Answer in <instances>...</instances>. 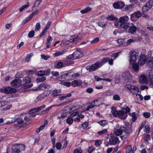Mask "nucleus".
<instances>
[{"label":"nucleus","instance_id":"1","mask_svg":"<svg viewBox=\"0 0 153 153\" xmlns=\"http://www.w3.org/2000/svg\"><path fill=\"white\" fill-rule=\"evenodd\" d=\"M129 18L127 16H125L120 17L119 19L116 18L114 24L117 27H121L127 29V26L129 23L128 22Z\"/></svg>","mask_w":153,"mask_h":153},{"label":"nucleus","instance_id":"2","mask_svg":"<svg viewBox=\"0 0 153 153\" xmlns=\"http://www.w3.org/2000/svg\"><path fill=\"white\" fill-rule=\"evenodd\" d=\"M132 131V129L130 128H126L123 126L121 127L120 128L118 129L114 133L116 136H119L122 134L123 132H124L126 134H128Z\"/></svg>","mask_w":153,"mask_h":153},{"label":"nucleus","instance_id":"3","mask_svg":"<svg viewBox=\"0 0 153 153\" xmlns=\"http://www.w3.org/2000/svg\"><path fill=\"white\" fill-rule=\"evenodd\" d=\"M81 52L75 51L72 54H70L66 57L67 59L75 60L79 59L83 56V53Z\"/></svg>","mask_w":153,"mask_h":153},{"label":"nucleus","instance_id":"4","mask_svg":"<svg viewBox=\"0 0 153 153\" xmlns=\"http://www.w3.org/2000/svg\"><path fill=\"white\" fill-rule=\"evenodd\" d=\"M81 39V38L79 37L78 35H74L70 37L69 40H63L62 42V43H63V45H66L69 44L70 42H76L77 41Z\"/></svg>","mask_w":153,"mask_h":153},{"label":"nucleus","instance_id":"5","mask_svg":"<svg viewBox=\"0 0 153 153\" xmlns=\"http://www.w3.org/2000/svg\"><path fill=\"white\" fill-rule=\"evenodd\" d=\"M100 67L99 62H97L94 64L86 67L85 69L90 72H91L97 70Z\"/></svg>","mask_w":153,"mask_h":153},{"label":"nucleus","instance_id":"6","mask_svg":"<svg viewBox=\"0 0 153 153\" xmlns=\"http://www.w3.org/2000/svg\"><path fill=\"white\" fill-rule=\"evenodd\" d=\"M118 138L113 134L110 135V138L109 140V144L111 145H115L119 143Z\"/></svg>","mask_w":153,"mask_h":153},{"label":"nucleus","instance_id":"7","mask_svg":"<svg viewBox=\"0 0 153 153\" xmlns=\"http://www.w3.org/2000/svg\"><path fill=\"white\" fill-rule=\"evenodd\" d=\"M16 89L11 87L3 88L2 89H0V92H4L7 94L15 93L16 92Z\"/></svg>","mask_w":153,"mask_h":153},{"label":"nucleus","instance_id":"8","mask_svg":"<svg viewBox=\"0 0 153 153\" xmlns=\"http://www.w3.org/2000/svg\"><path fill=\"white\" fill-rule=\"evenodd\" d=\"M131 54L130 56V59L129 61L130 63L131 64L136 62L138 54L136 52L134 51H131Z\"/></svg>","mask_w":153,"mask_h":153},{"label":"nucleus","instance_id":"9","mask_svg":"<svg viewBox=\"0 0 153 153\" xmlns=\"http://www.w3.org/2000/svg\"><path fill=\"white\" fill-rule=\"evenodd\" d=\"M113 7L116 9L123 8L125 4L123 1H119L114 2L113 4Z\"/></svg>","mask_w":153,"mask_h":153},{"label":"nucleus","instance_id":"10","mask_svg":"<svg viewBox=\"0 0 153 153\" xmlns=\"http://www.w3.org/2000/svg\"><path fill=\"white\" fill-rule=\"evenodd\" d=\"M127 88H128L130 91L133 94H137L139 90V88L137 87L131 85H128Z\"/></svg>","mask_w":153,"mask_h":153},{"label":"nucleus","instance_id":"11","mask_svg":"<svg viewBox=\"0 0 153 153\" xmlns=\"http://www.w3.org/2000/svg\"><path fill=\"white\" fill-rule=\"evenodd\" d=\"M128 28V32L131 34L134 33L136 31V27L132 23H129L128 24L127 29Z\"/></svg>","mask_w":153,"mask_h":153},{"label":"nucleus","instance_id":"12","mask_svg":"<svg viewBox=\"0 0 153 153\" xmlns=\"http://www.w3.org/2000/svg\"><path fill=\"white\" fill-rule=\"evenodd\" d=\"M146 56L145 54H141L139 58L138 63L140 65L145 64L146 62Z\"/></svg>","mask_w":153,"mask_h":153},{"label":"nucleus","instance_id":"13","mask_svg":"<svg viewBox=\"0 0 153 153\" xmlns=\"http://www.w3.org/2000/svg\"><path fill=\"white\" fill-rule=\"evenodd\" d=\"M50 87V86L48 85L45 83H42L40 84L38 88L34 90L35 91L39 90H44L46 89L49 88Z\"/></svg>","mask_w":153,"mask_h":153},{"label":"nucleus","instance_id":"14","mask_svg":"<svg viewBox=\"0 0 153 153\" xmlns=\"http://www.w3.org/2000/svg\"><path fill=\"white\" fill-rule=\"evenodd\" d=\"M127 115L125 114L123 110L118 111V117L120 119L124 120L126 119Z\"/></svg>","mask_w":153,"mask_h":153},{"label":"nucleus","instance_id":"15","mask_svg":"<svg viewBox=\"0 0 153 153\" xmlns=\"http://www.w3.org/2000/svg\"><path fill=\"white\" fill-rule=\"evenodd\" d=\"M21 83L20 79H15L12 82L11 85L12 86L17 87L19 86Z\"/></svg>","mask_w":153,"mask_h":153},{"label":"nucleus","instance_id":"16","mask_svg":"<svg viewBox=\"0 0 153 153\" xmlns=\"http://www.w3.org/2000/svg\"><path fill=\"white\" fill-rule=\"evenodd\" d=\"M39 13V11L38 10H36L35 12L32 13L28 17V18H27V19H25L24 21H23V22L24 23H25L29 21L30 20L32 17L35 15Z\"/></svg>","mask_w":153,"mask_h":153},{"label":"nucleus","instance_id":"17","mask_svg":"<svg viewBox=\"0 0 153 153\" xmlns=\"http://www.w3.org/2000/svg\"><path fill=\"white\" fill-rule=\"evenodd\" d=\"M139 82L141 83H147L148 80L147 78L145 76L142 75L140 77Z\"/></svg>","mask_w":153,"mask_h":153},{"label":"nucleus","instance_id":"18","mask_svg":"<svg viewBox=\"0 0 153 153\" xmlns=\"http://www.w3.org/2000/svg\"><path fill=\"white\" fill-rule=\"evenodd\" d=\"M71 83L73 87H75L77 86H79L81 85L82 82L80 81H78L76 80H74Z\"/></svg>","mask_w":153,"mask_h":153},{"label":"nucleus","instance_id":"19","mask_svg":"<svg viewBox=\"0 0 153 153\" xmlns=\"http://www.w3.org/2000/svg\"><path fill=\"white\" fill-rule=\"evenodd\" d=\"M122 76L123 79L125 80H126L127 82L129 80L130 76L129 73L128 72L124 73L123 74Z\"/></svg>","mask_w":153,"mask_h":153},{"label":"nucleus","instance_id":"20","mask_svg":"<svg viewBox=\"0 0 153 153\" xmlns=\"http://www.w3.org/2000/svg\"><path fill=\"white\" fill-rule=\"evenodd\" d=\"M149 79L150 80V84L153 86V68H152L149 73Z\"/></svg>","mask_w":153,"mask_h":153},{"label":"nucleus","instance_id":"21","mask_svg":"<svg viewBox=\"0 0 153 153\" xmlns=\"http://www.w3.org/2000/svg\"><path fill=\"white\" fill-rule=\"evenodd\" d=\"M64 62H61L60 61H59L57 62L56 64L54 66L55 68H61L63 67L64 66Z\"/></svg>","mask_w":153,"mask_h":153},{"label":"nucleus","instance_id":"22","mask_svg":"<svg viewBox=\"0 0 153 153\" xmlns=\"http://www.w3.org/2000/svg\"><path fill=\"white\" fill-rule=\"evenodd\" d=\"M109 60V57H106L102 59L100 62H99V63L100 67L103 65L105 63H106Z\"/></svg>","mask_w":153,"mask_h":153},{"label":"nucleus","instance_id":"23","mask_svg":"<svg viewBox=\"0 0 153 153\" xmlns=\"http://www.w3.org/2000/svg\"><path fill=\"white\" fill-rule=\"evenodd\" d=\"M112 111L111 112L114 117H118V111L116 110L114 107L113 106L111 108Z\"/></svg>","mask_w":153,"mask_h":153},{"label":"nucleus","instance_id":"24","mask_svg":"<svg viewBox=\"0 0 153 153\" xmlns=\"http://www.w3.org/2000/svg\"><path fill=\"white\" fill-rule=\"evenodd\" d=\"M146 64L150 68L153 67V58L149 59L146 61Z\"/></svg>","mask_w":153,"mask_h":153},{"label":"nucleus","instance_id":"25","mask_svg":"<svg viewBox=\"0 0 153 153\" xmlns=\"http://www.w3.org/2000/svg\"><path fill=\"white\" fill-rule=\"evenodd\" d=\"M64 66L63 67L66 65L69 66L74 64V62L72 60H65L63 61Z\"/></svg>","mask_w":153,"mask_h":153},{"label":"nucleus","instance_id":"26","mask_svg":"<svg viewBox=\"0 0 153 153\" xmlns=\"http://www.w3.org/2000/svg\"><path fill=\"white\" fill-rule=\"evenodd\" d=\"M72 95V94L71 93H69L68 94H66L65 95L59 97L58 98V99L59 100L62 101L63 100H64L66 99L67 97H71Z\"/></svg>","mask_w":153,"mask_h":153},{"label":"nucleus","instance_id":"27","mask_svg":"<svg viewBox=\"0 0 153 153\" xmlns=\"http://www.w3.org/2000/svg\"><path fill=\"white\" fill-rule=\"evenodd\" d=\"M131 67L135 71H137L139 70V65L137 63H132Z\"/></svg>","mask_w":153,"mask_h":153},{"label":"nucleus","instance_id":"28","mask_svg":"<svg viewBox=\"0 0 153 153\" xmlns=\"http://www.w3.org/2000/svg\"><path fill=\"white\" fill-rule=\"evenodd\" d=\"M61 92V89H55L52 92V94L54 96H57L60 95V94H58L60 93Z\"/></svg>","mask_w":153,"mask_h":153},{"label":"nucleus","instance_id":"29","mask_svg":"<svg viewBox=\"0 0 153 153\" xmlns=\"http://www.w3.org/2000/svg\"><path fill=\"white\" fill-rule=\"evenodd\" d=\"M95 106L94 101H93L89 103V105L88 106L86 110L87 111H88L89 109L92 108Z\"/></svg>","mask_w":153,"mask_h":153},{"label":"nucleus","instance_id":"30","mask_svg":"<svg viewBox=\"0 0 153 153\" xmlns=\"http://www.w3.org/2000/svg\"><path fill=\"white\" fill-rule=\"evenodd\" d=\"M67 50H64L62 51V52H57L55 53L54 54V55L56 56H61L65 53L67 52Z\"/></svg>","mask_w":153,"mask_h":153},{"label":"nucleus","instance_id":"31","mask_svg":"<svg viewBox=\"0 0 153 153\" xmlns=\"http://www.w3.org/2000/svg\"><path fill=\"white\" fill-rule=\"evenodd\" d=\"M134 150H132L131 145H129L128 146L126 149V152L128 153H129L130 152H132L133 153Z\"/></svg>","mask_w":153,"mask_h":153},{"label":"nucleus","instance_id":"32","mask_svg":"<svg viewBox=\"0 0 153 153\" xmlns=\"http://www.w3.org/2000/svg\"><path fill=\"white\" fill-rule=\"evenodd\" d=\"M97 123L100 124L102 126H104L107 124V123L106 120H102L99 121Z\"/></svg>","mask_w":153,"mask_h":153},{"label":"nucleus","instance_id":"33","mask_svg":"<svg viewBox=\"0 0 153 153\" xmlns=\"http://www.w3.org/2000/svg\"><path fill=\"white\" fill-rule=\"evenodd\" d=\"M91 10V8L90 7H87L85 9L80 11V12L82 13H85L89 12Z\"/></svg>","mask_w":153,"mask_h":153},{"label":"nucleus","instance_id":"34","mask_svg":"<svg viewBox=\"0 0 153 153\" xmlns=\"http://www.w3.org/2000/svg\"><path fill=\"white\" fill-rule=\"evenodd\" d=\"M46 79V77L45 76H42V77L38 78L36 79L37 82H40L44 81Z\"/></svg>","mask_w":153,"mask_h":153},{"label":"nucleus","instance_id":"35","mask_svg":"<svg viewBox=\"0 0 153 153\" xmlns=\"http://www.w3.org/2000/svg\"><path fill=\"white\" fill-rule=\"evenodd\" d=\"M98 24L99 26L103 28L106 25L107 23L104 21H100L98 22Z\"/></svg>","mask_w":153,"mask_h":153},{"label":"nucleus","instance_id":"36","mask_svg":"<svg viewBox=\"0 0 153 153\" xmlns=\"http://www.w3.org/2000/svg\"><path fill=\"white\" fill-rule=\"evenodd\" d=\"M151 9L149 6H147V4H146L142 8V10L143 12H145L146 11H147Z\"/></svg>","mask_w":153,"mask_h":153},{"label":"nucleus","instance_id":"37","mask_svg":"<svg viewBox=\"0 0 153 153\" xmlns=\"http://www.w3.org/2000/svg\"><path fill=\"white\" fill-rule=\"evenodd\" d=\"M39 111L37 107L32 109L28 111V113L30 114H33Z\"/></svg>","mask_w":153,"mask_h":153},{"label":"nucleus","instance_id":"38","mask_svg":"<svg viewBox=\"0 0 153 153\" xmlns=\"http://www.w3.org/2000/svg\"><path fill=\"white\" fill-rule=\"evenodd\" d=\"M61 85L66 86L67 87L70 86L71 85V83L70 82H68L63 81V82H61Z\"/></svg>","mask_w":153,"mask_h":153},{"label":"nucleus","instance_id":"39","mask_svg":"<svg viewBox=\"0 0 153 153\" xmlns=\"http://www.w3.org/2000/svg\"><path fill=\"white\" fill-rule=\"evenodd\" d=\"M146 4L147 6L151 8L153 6V0H149L146 3Z\"/></svg>","mask_w":153,"mask_h":153},{"label":"nucleus","instance_id":"40","mask_svg":"<svg viewBox=\"0 0 153 153\" xmlns=\"http://www.w3.org/2000/svg\"><path fill=\"white\" fill-rule=\"evenodd\" d=\"M134 13L136 18H139L141 15L140 12L139 11L134 12Z\"/></svg>","mask_w":153,"mask_h":153},{"label":"nucleus","instance_id":"41","mask_svg":"<svg viewBox=\"0 0 153 153\" xmlns=\"http://www.w3.org/2000/svg\"><path fill=\"white\" fill-rule=\"evenodd\" d=\"M145 130L144 131L146 133H149L150 129L149 126L147 125H146L144 127Z\"/></svg>","mask_w":153,"mask_h":153},{"label":"nucleus","instance_id":"42","mask_svg":"<svg viewBox=\"0 0 153 153\" xmlns=\"http://www.w3.org/2000/svg\"><path fill=\"white\" fill-rule=\"evenodd\" d=\"M106 19L108 20H114L116 18L114 16L108 15Z\"/></svg>","mask_w":153,"mask_h":153},{"label":"nucleus","instance_id":"43","mask_svg":"<svg viewBox=\"0 0 153 153\" xmlns=\"http://www.w3.org/2000/svg\"><path fill=\"white\" fill-rule=\"evenodd\" d=\"M71 79H75L76 77L79 76V73H77L75 74H73L71 75Z\"/></svg>","mask_w":153,"mask_h":153},{"label":"nucleus","instance_id":"44","mask_svg":"<svg viewBox=\"0 0 153 153\" xmlns=\"http://www.w3.org/2000/svg\"><path fill=\"white\" fill-rule=\"evenodd\" d=\"M107 129H104L101 131H97V134L99 135H102L107 132Z\"/></svg>","mask_w":153,"mask_h":153},{"label":"nucleus","instance_id":"45","mask_svg":"<svg viewBox=\"0 0 153 153\" xmlns=\"http://www.w3.org/2000/svg\"><path fill=\"white\" fill-rule=\"evenodd\" d=\"M29 3L28 2L27 3V4L24 5L22 6L19 9V11L20 12L22 11L25 8L29 7Z\"/></svg>","mask_w":153,"mask_h":153},{"label":"nucleus","instance_id":"46","mask_svg":"<svg viewBox=\"0 0 153 153\" xmlns=\"http://www.w3.org/2000/svg\"><path fill=\"white\" fill-rule=\"evenodd\" d=\"M73 122V119L71 117L68 118L67 120V123L69 125L71 124Z\"/></svg>","mask_w":153,"mask_h":153},{"label":"nucleus","instance_id":"47","mask_svg":"<svg viewBox=\"0 0 153 153\" xmlns=\"http://www.w3.org/2000/svg\"><path fill=\"white\" fill-rule=\"evenodd\" d=\"M25 81L26 83H30L31 82V79L29 76H27L26 77L25 79Z\"/></svg>","mask_w":153,"mask_h":153},{"label":"nucleus","instance_id":"48","mask_svg":"<svg viewBox=\"0 0 153 153\" xmlns=\"http://www.w3.org/2000/svg\"><path fill=\"white\" fill-rule=\"evenodd\" d=\"M120 99V96L117 94H115L114 96L113 100L116 101H119Z\"/></svg>","mask_w":153,"mask_h":153},{"label":"nucleus","instance_id":"49","mask_svg":"<svg viewBox=\"0 0 153 153\" xmlns=\"http://www.w3.org/2000/svg\"><path fill=\"white\" fill-rule=\"evenodd\" d=\"M35 32L33 30L30 31L28 34V36L29 38L33 37L34 35Z\"/></svg>","mask_w":153,"mask_h":153},{"label":"nucleus","instance_id":"50","mask_svg":"<svg viewBox=\"0 0 153 153\" xmlns=\"http://www.w3.org/2000/svg\"><path fill=\"white\" fill-rule=\"evenodd\" d=\"M35 30L36 31H38L39 30L40 28V24L39 23H37L35 25Z\"/></svg>","mask_w":153,"mask_h":153},{"label":"nucleus","instance_id":"51","mask_svg":"<svg viewBox=\"0 0 153 153\" xmlns=\"http://www.w3.org/2000/svg\"><path fill=\"white\" fill-rule=\"evenodd\" d=\"M123 111L124 112L125 114H126L130 111V109L128 107H127L126 108H123L122 109Z\"/></svg>","mask_w":153,"mask_h":153},{"label":"nucleus","instance_id":"52","mask_svg":"<svg viewBox=\"0 0 153 153\" xmlns=\"http://www.w3.org/2000/svg\"><path fill=\"white\" fill-rule=\"evenodd\" d=\"M94 150V148L93 146H89L88 149V151L89 153H91Z\"/></svg>","mask_w":153,"mask_h":153},{"label":"nucleus","instance_id":"53","mask_svg":"<svg viewBox=\"0 0 153 153\" xmlns=\"http://www.w3.org/2000/svg\"><path fill=\"white\" fill-rule=\"evenodd\" d=\"M99 41V39L98 37H97L91 41L90 43L91 44L95 43Z\"/></svg>","mask_w":153,"mask_h":153},{"label":"nucleus","instance_id":"54","mask_svg":"<svg viewBox=\"0 0 153 153\" xmlns=\"http://www.w3.org/2000/svg\"><path fill=\"white\" fill-rule=\"evenodd\" d=\"M82 151L80 148H78L77 149H75L73 152V153H82Z\"/></svg>","mask_w":153,"mask_h":153},{"label":"nucleus","instance_id":"55","mask_svg":"<svg viewBox=\"0 0 153 153\" xmlns=\"http://www.w3.org/2000/svg\"><path fill=\"white\" fill-rule=\"evenodd\" d=\"M93 91V89L91 88H88L86 89V91L87 93L91 94Z\"/></svg>","mask_w":153,"mask_h":153},{"label":"nucleus","instance_id":"56","mask_svg":"<svg viewBox=\"0 0 153 153\" xmlns=\"http://www.w3.org/2000/svg\"><path fill=\"white\" fill-rule=\"evenodd\" d=\"M56 147L57 149L59 150L62 147V144L60 143H57L56 145Z\"/></svg>","mask_w":153,"mask_h":153},{"label":"nucleus","instance_id":"57","mask_svg":"<svg viewBox=\"0 0 153 153\" xmlns=\"http://www.w3.org/2000/svg\"><path fill=\"white\" fill-rule=\"evenodd\" d=\"M114 94V92L112 91L109 90L106 92V95L108 96L113 95Z\"/></svg>","mask_w":153,"mask_h":153},{"label":"nucleus","instance_id":"58","mask_svg":"<svg viewBox=\"0 0 153 153\" xmlns=\"http://www.w3.org/2000/svg\"><path fill=\"white\" fill-rule=\"evenodd\" d=\"M143 115L145 118H148L150 117V114L149 112H144Z\"/></svg>","mask_w":153,"mask_h":153},{"label":"nucleus","instance_id":"59","mask_svg":"<svg viewBox=\"0 0 153 153\" xmlns=\"http://www.w3.org/2000/svg\"><path fill=\"white\" fill-rule=\"evenodd\" d=\"M132 114V120L133 122H134L136 121V117L135 115V112H133L131 114Z\"/></svg>","mask_w":153,"mask_h":153},{"label":"nucleus","instance_id":"60","mask_svg":"<svg viewBox=\"0 0 153 153\" xmlns=\"http://www.w3.org/2000/svg\"><path fill=\"white\" fill-rule=\"evenodd\" d=\"M45 74V71H40L38 72V75L39 76H42Z\"/></svg>","mask_w":153,"mask_h":153},{"label":"nucleus","instance_id":"61","mask_svg":"<svg viewBox=\"0 0 153 153\" xmlns=\"http://www.w3.org/2000/svg\"><path fill=\"white\" fill-rule=\"evenodd\" d=\"M52 74L55 76H57L59 75V73L57 71H52L51 72Z\"/></svg>","mask_w":153,"mask_h":153},{"label":"nucleus","instance_id":"62","mask_svg":"<svg viewBox=\"0 0 153 153\" xmlns=\"http://www.w3.org/2000/svg\"><path fill=\"white\" fill-rule=\"evenodd\" d=\"M82 126L83 128H86L88 126V123L85 122L82 124Z\"/></svg>","mask_w":153,"mask_h":153},{"label":"nucleus","instance_id":"63","mask_svg":"<svg viewBox=\"0 0 153 153\" xmlns=\"http://www.w3.org/2000/svg\"><path fill=\"white\" fill-rule=\"evenodd\" d=\"M41 56L42 59H44L45 60H47L50 57L48 56H46L45 55H41Z\"/></svg>","mask_w":153,"mask_h":153},{"label":"nucleus","instance_id":"64","mask_svg":"<svg viewBox=\"0 0 153 153\" xmlns=\"http://www.w3.org/2000/svg\"><path fill=\"white\" fill-rule=\"evenodd\" d=\"M16 77L18 78H21L23 76V74L22 73L18 72L16 74Z\"/></svg>","mask_w":153,"mask_h":153}]
</instances>
